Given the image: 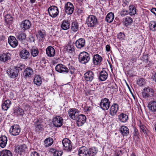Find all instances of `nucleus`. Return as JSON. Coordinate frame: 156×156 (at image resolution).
<instances>
[{
    "label": "nucleus",
    "mask_w": 156,
    "mask_h": 156,
    "mask_svg": "<svg viewBox=\"0 0 156 156\" xmlns=\"http://www.w3.org/2000/svg\"><path fill=\"white\" fill-rule=\"evenodd\" d=\"M86 23L89 27H94L98 23L97 17L94 15H90L87 18Z\"/></svg>",
    "instance_id": "obj_1"
},
{
    "label": "nucleus",
    "mask_w": 156,
    "mask_h": 156,
    "mask_svg": "<svg viewBox=\"0 0 156 156\" xmlns=\"http://www.w3.org/2000/svg\"><path fill=\"white\" fill-rule=\"evenodd\" d=\"M78 58L81 63L85 64L88 62L90 59V55L87 52L83 51L80 53Z\"/></svg>",
    "instance_id": "obj_2"
},
{
    "label": "nucleus",
    "mask_w": 156,
    "mask_h": 156,
    "mask_svg": "<svg viewBox=\"0 0 156 156\" xmlns=\"http://www.w3.org/2000/svg\"><path fill=\"white\" fill-rule=\"evenodd\" d=\"M62 143L65 150L68 151H71L72 149V143L68 139L64 138L62 141Z\"/></svg>",
    "instance_id": "obj_3"
},
{
    "label": "nucleus",
    "mask_w": 156,
    "mask_h": 156,
    "mask_svg": "<svg viewBox=\"0 0 156 156\" xmlns=\"http://www.w3.org/2000/svg\"><path fill=\"white\" fill-rule=\"evenodd\" d=\"M110 102L108 99L105 98L101 100L100 104L101 108L104 111L108 110L110 106Z\"/></svg>",
    "instance_id": "obj_4"
},
{
    "label": "nucleus",
    "mask_w": 156,
    "mask_h": 156,
    "mask_svg": "<svg viewBox=\"0 0 156 156\" xmlns=\"http://www.w3.org/2000/svg\"><path fill=\"white\" fill-rule=\"evenodd\" d=\"M48 11L50 16L52 17H56L59 12L58 8L55 6H50L48 8Z\"/></svg>",
    "instance_id": "obj_5"
},
{
    "label": "nucleus",
    "mask_w": 156,
    "mask_h": 156,
    "mask_svg": "<svg viewBox=\"0 0 156 156\" xmlns=\"http://www.w3.org/2000/svg\"><path fill=\"white\" fill-rule=\"evenodd\" d=\"M63 122L62 118L58 116H56L52 120L53 124L57 127H61L62 125Z\"/></svg>",
    "instance_id": "obj_6"
},
{
    "label": "nucleus",
    "mask_w": 156,
    "mask_h": 156,
    "mask_svg": "<svg viewBox=\"0 0 156 156\" xmlns=\"http://www.w3.org/2000/svg\"><path fill=\"white\" fill-rule=\"evenodd\" d=\"M55 69L57 71L61 73H67L69 71L68 68L65 65L61 64L57 65Z\"/></svg>",
    "instance_id": "obj_7"
},
{
    "label": "nucleus",
    "mask_w": 156,
    "mask_h": 156,
    "mask_svg": "<svg viewBox=\"0 0 156 156\" xmlns=\"http://www.w3.org/2000/svg\"><path fill=\"white\" fill-rule=\"evenodd\" d=\"M153 94V90L149 88L144 89V91L142 93V95L143 98L147 99L152 96Z\"/></svg>",
    "instance_id": "obj_8"
},
{
    "label": "nucleus",
    "mask_w": 156,
    "mask_h": 156,
    "mask_svg": "<svg viewBox=\"0 0 156 156\" xmlns=\"http://www.w3.org/2000/svg\"><path fill=\"white\" fill-rule=\"evenodd\" d=\"M10 134L13 136H17L20 132V129L18 125H14L11 126L9 130Z\"/></svg>",
    "instance_id": "obj_9"
},
{
    "label": "nucleus",
    "mask_w": 156,
    "mask_h": 156,
    "mask_svg": "<svg viewBox=\"0 0 156 156\" xmlns=\"http://www.w3.org/2000/svg\"><path fill=\"white\" fill-rule=\"evenodd\" d=\"M75 120L76 121L77 126H81L85 122L86 117L83 115H79Z\"/></svg>",
    "instance_id": "obj_10"
},
{
    "label": "nucleus",
    "mask_w": 156,
    "mask_h": 156,
    "mask_svg": "<svg viewBox=\"0 0 156 156\" xmlns=\"http://www.w3.org/2000/svg\"><path fill=\"white\" fill-rule=\"evenodd\" d=\"M16 38L23 43H24L26 40V34L20 31H17L15 33Z\"/></svg>",
    "instance_id": "obj_11"
},
{
    "label": "nucleus",
    "mask_w": 156,
    "mask_h": 156,
    "mask_svg": "<svg viewBox=\"0 0 156 156\" xmlns=\"http://www.w3.org/2000/svg\"><path fill=\"white\" fill-rule=\"evenodd\" d=\"M79 111L76 108H70L69 111V115L72 119L75 120L79 115Z\"/></svg>",
    "instance_id": "obj_12"
},
{
    "label": "nucleus",
    "mask_w": 156,
    "mask_h": 156,
    "mask_svg": "<svg viewBox=\"0 0 156 156\" xmlns=\"http://www.w3.org/2000/svg\"><path fill=\"white\" fill-rule=\"evenodd\" d=\"M119 106L116 103L113 104L110 108L109 114L113 116L115 115L118 110Z\"/></svg>",
    "instance_id": "obj_13"
},
{
    "label": "nucleus",
    "mask_w": 156,
    "mask_h": 156,
    "mask_svg": "<svg viewBox=\"0 0 156 156\" xmlns=\"http://www.w3.org/2000/svg\"><path fill=\"white\" fill-rule=\"evenodd\" d=\"M84 77L87 81L91 82L94 79V74L91 71H89L85 73Z\"/></svg>",
    "instance_id": "obj_14"
},
{
    "label": "nucleus",
    "mask_w": 156,
    "mask_h": 156,
    "mask_svg": "<svg viewBox=\"0 0 156 156\" xmlns=\"http://www.w3.org/2000/svg\"><path fill=\"white\" fill-rule=\"evenodd\" d=\"M88 149L85 147H82L78 150V155L80 156H89Z\"/></svg>",
    "instance_id": "obj_15"
},
{
    "label": "nucleus",
    "mask_w": 156,
    "mask_h": 156,
    "mask_svg": "<svg viewBox=\"0 0 156 156\" xmlns=\"http://www.w3.org/2000/svg\"><path fill=\"white\" fill-rule=\"evenodd\" d=\"M8 42L10 46L13 48L16 47L18 44L17 40L13 36H10L9 37Z\"/></svg>",
    "instance_id": "obj_16"
},
{
    "label": "nucleus",
    "mask_w": 156,
    "mask_h": 156,
    "mask_svg": "<svg viewBox=\"0 0 156 156\" xmlns=\"http://www.w3.org/2000/svg\"><path fill=\"white\" fill-rule=\"evenodd\" d=\"M19 55L21 58L27 59L30 56V53L27 50L23 49L20 51Z\"/></svg>",
    "instance_id": "obj_17"
},
{
    "label": "nucleus",
    "mask_w": 156,
    "mask_h": 156,
    "mask_svg": "<svg viewBox=\"0 0 156 156\" xmlns=\"http://www.w3.org/2000/svg\"><path fill=\"white\" fill-rule=\"evenodd\" d=\"M8 70L7 73L10 77L15 78L18 76L19 72L18 69L14 68V69H8Z\"/></svg>",
    "instance_id": "obj_18"
},
{
    "label": "nucleus",
    "mask_w": 156,
    "mask_h": 156,
    "mask_svg": "<svg viewBox=\"0 0 156 156\" xmlns=\"http://www.w3.org/2000/svg\"><path fill=\"white\" fill-rule=\"evenodd\" d=\"M65 12L68 14H71L74 10L73 6L71 3L68 2L66 5Z\"/></svg>",
    "instance_id": "obj_19"
},
{
    "label": "nucleus",
    "mask_w": 156,
    "mask_h": 156,
    "mask_svg": "<svg viewBox=\"0 0 156 156\" xmlns=\"http://www.w3.org/2000/svg\"><path fill=\"white\" fill-rule=\"evenodd\" d=\"M31 25L30 22L28 20H25L21 23V27L24 30L29 29Z\"/></svg>",
    "instance_id": "obj_20"
},
{
    "label": "nucleus",
    "mask_w": 156,
    "mask_h": 156,
    "mask_svg": "<svg viewBox=\"0 0 156 156\" xmlns=\"http://www.w3.org/2000/svg\"><path fill=\"white\" fill-rule=\"evenodd\" d=\"M11 54L9 53H4L0 54V61L5 62L10 58Z\"/></svg>",
    "instance_id": "obj_21"
},
{
    "label": "nucleus",
    "mask_w": 156,
    "mask_h": 156,
    "mask_svg": "<svg viewBox=\"0 0 156 156\" xmlns=\"http://www.w3.org/2000/svg\"><path fill=\"white\" fill-rule=\"evenodd\" d=\"M33 73V70L31 68L27 67L24 71L23 75L25 78H27L31 77Z\"/></svg>",
    "instance_id": "obj_22"
},
{
    "label": "nucleus",
    "mask_w": 156,
    "mask_h": 156,
    "mask_svg": "<svg viewBox=\"0 0 156 156\" xmlns=\"http://www.w3.org/2000/svg\"><path fill=\"white\" fill-rule=\"evenodd\" d=\"M85 44V40L83 38H80L77 40L75 43L76 46L79 48L83 47Z\"/></svg>",
    "instance_id": "obj_23"
},
{
    "label": "nucleus",
    "mask_w": 156,
    "mask_h": 156,
    "mask_svg": "<svg viewBox=\"0 0 156 156\" xmlns=\"http://www.w3.org/2000/svg\"><path fill=\"white\" fill-rule=\"evenodd\" d=\"M46 53L48 57H53L55 54V50L51 46H48L46 49Z\"/></svg>",
    "instance_id": "obj_24"
},
{
    "label": "nucleus",
    "mask_w": 156,
    "mask_h": 156,
    "mask_svg": "<svg viewBox=\"0 0 156 156\" xmlns=\"http://www.w3.org/2000/svg\"><path fill=\"white\" fill-rule=\"evenodd\" d=\"M147 107L152 112L156 111V101H151L148 104Z\"/></svg>",
    "instance_id": "obj_25"
},
{
    "label": "nucleus",
    "mask_w": 156,
    "mask_h": 156,
    "mask_svg": "<svg viewBox=\"0 0 156 156\" xmlns=\"http://www.w3.org/2000/svg\"><path fill=\"white\" fill-rule=\"evenodd\" d=\"M102 57L98 54L94 55L93 57V62L94 65H98L100 64L102 61Z\"/></svg>",
    "instance_id": "obj_26"
},
{
    "label": "nucleus",
    "mask_w": 156,
    "mask_h": 156,
    "mask_svg": "<svg viewBox=\"0 0 156 156\" xmlns=\"http://www.w3.org/2000/svg\"><path fill=\"white\" fill-rule=\"evenodd\" d=\"M7 138L5 135L0 137V146L2 148L4 147L6 145L7 142Z\"/></svg>",
    "instance_id": "obj_27"
},
{
    "label": "nucleus",
    "mask_w": 156,
    "mask_h": 156,
    "mask_svg": "<svg viewBox=\"0 0 156 156\" xmlns=\"http://www.w3.org/2000/svg\"><path fill=\"white\" fill-rule=\"evenodd\" d=\"M128 119V116L125 114L122 113L118 115V119L122 122H126Z\"/></svg>",
    "instance_id": "obj_28"
},
{
    "label": "nucleus",
    "mask_w": 156,
    "mask_h": 156,
    "mask_svg": "<svg viewBox=\"0 0 156 156\" xmlns=\"http://www.w3.org/2000/svg\"><path fill=\"white\" fill-rule=\"evenodd\" d=\"M108 74L105 70L101 71L99 74V79L101 81L105 80L107 78Z\"/></svg>",
    "instance_id": "obj_29"
},
{
    "label": "nucleus",
    "mask_w": 156,
    "mask_h": 156,
    "mask_svg": "<svg viewBox=\"0 0 156 156\" xmlns=\"http://www.w3.org/2000/svg\"><path fill=\"white\" fill-rule=\"evenodd\" d=\"M11 104L10 101L7 100L5 101L2 105V108L3 110H7L9 108Z\"/></svg>",
    "instance_id": "obj_30"
},
{
    "label": "nucleus",
    "mask_w": 156,
    "mask_h": 156,
    "mask_svg": "<svg viewBox=\"0 0 156 156\" xmlns=\"http://www.w3.org/2000/svg\"><path fill=\"white\" fill-rule=\"evenodd\" d=\"M70 23L68 20H64L61 25L62 29L64 30H66L69 28Z\"/></svg>",
    "instance_id": "obj_31"
},
{
    "label": "nucleus",
    "mask_w": 156,
    "mask_h": 156,
    "mask_svg": "<svg viewBox=\"0 0 156 156\" xmlns=\"http://www.w3.org/2000/svg\"><path fill=\"white\" fill-rule=\"evenodd\" d=\"M114 18V14L112 12H109L107 15L106 17V20L108 23H110L112 22Z\"/></svg>",
    "instance_id": "obj_32"
},
{
    "label": "nucleus",
    "mask_w": 156,
    "mask_h": 156,
    "mask_svg": "<svg viewBox=\"0 0 156 156\" xmlns=\"http://www.w3.org/2000/svg\"><path fill=\"white\" fill-rule=\"evenodd\" d=\"M120 131L123 136L128 135L129 133V130L128 128L126 126H122L120 128Z\"/></svg>",
    "instance_id": "obj_33"
},
{
    "label": "nucleus",
    "mask_w": 156,
    "mask_h": 156,
    "mask_svg": "<svg viewBox=\"0 0 156 156\" xmlns=\"http://www.w3.org/2000/svg\"><path fill=\"white\" fill-rule=\"evenodd\" d=\"M34 82L36 85L40 86L42 83V80L41 77L39 75L36 76L34 78Z\"/></svg>",
    "instance_id": "obj_34"
},
{
    "label": "nucleus",
    "mask_w": 156,
    "mask_h": 156,
    "mask_svg": "<svg viewBox=\"0 0 156 156\" xmlns=\"http://www.w3.org/2000/svg\"><path fill=\"white\" fill-rule=\"evenodd\" d=\"M129 14L131 16L134 15L136 13V9L135 7L133 5H130L129 6Z\"/></svg>",
    "instance_id": "obj_35"
},
{
    "label": "nucleus",
    "mask_w": 156,
    "mask_h": 156,
    "mask_svg": "<svg viewBox=\"0 0 156 156\" xmlns=\"http://www.w3.org/2000/svg\"><path fill=\"white\" fill-rule=\"evenodd\" d=\"M0 156H12V154L10 151L5 150L1 151Z\"/></svg>",
    "instance_id": "obj_36"
},
{
    "label": "nucleus",
    "mask_w": 156,
    "mask_h": 156,
    "mask_svg": "<svg viewBox=\"0 0 156 156\" xmlns=\"http://www.w3.org/2000/svg\"><path fill=\"white\" fill-rule=\"evenodd\" d=\"M31 55L35 57L37 56L39 53L38 49L37 48H32L30 51Z\"/></svg>",
    "instance_id": "obj_37"
},
{
    "label": "nucleus",
    "mask_w": 156,
    "mask_h": 156,
    "mask_svg": "<svg viewBox=\"0 0 156 156\" xmlns=\"http://www.w3.org/2000/svg\"><path fill=\"white\" fill-rule=\"evenodd\" d=\"M79 29L78 23L75 22H73L72 24L71 29L74 32L77 31Z\"/></svg>",
    "instance_id": "obj_38"
},
{
    "label": "nucleus",
    "mask_w": 156,
    "mask_h": 156,
    "mask_svg": "<svg viewBox=\"0 0 156 156\" xmlns=\"http://www.w3.org/2000/svg\"><path fill=\"white\" fill-rule=\"evenodd\" d=\"M98 152V150L95 147L92 148L88 150L89 154H90V155L91 156H94Z\"/></svg>",
    "instance_id": "obj_39"
},
{
    "label": "nucleus",
    "mask_w": 156,
    "mask_h": 156,
    "mask_svg": "<svg viewBox=\"0 0 156 156\" xmlns=\"http://www.w3.org/2000/svg\"><path fill=\"white\" fill-rule=\"evenodd\" d=\"M53 142V139L51 137L48 138L44 140L45 145L47 147L51 145L52 144Z\"/></svg>",
    "instance_id": "obj_40"
},
{
    "label": "nucleus",
    "mask_w": 156,
    "mask_h": 156,
    "mask_svg": "<svg viewBox=\"0 0 156 156\" xmlns=\"http://www.w3.org/2000/svg\"><path fill=\"white\" fill-rule=\"evenodd\" d=\"M133 20L131 17L127 16L125 19L124 24L126 26H127L131 24Z\"/></svg>",
    "instance_id": "obj_41"
},
{
    "label": "nucleus",
    "mask_w": 156,
    "mask_h": 156,
    "mask_svg": "<svg viewBox=\"0 0 156 156\" xmlns=\"http://www.w3.org/2000/svg\"><path fill=\"white\" fill-rule=\"evenodd\" d=\"M27 147L25 144H23L19 146L18 147V151L23 152L26 151Z\"/></svg>",
    "instance_id": "obj_42"
},
{
    "label": "nucleus",
    "mask_w": 156,
    "mask_h": 156,
    "mask_svg": "<svg viewBox=\"0 0 156 156\" xmlns=\"http://www.w3.org/2000/svg\"><path fill=\"white\" fill-rule=\"evenodd\" d=\"M150 29L153 31L156 30V22L151 21L150 23Z\"/></svg>",
    "instance_id": "obj_43"
},
{
    "label": "nucleus",
    "mask_w": 156,
    "mask_h": 156,
    "mask_svg": "<svg viewBox=\"0 0 156 156\" xmlns=\"http://www.w3.org/2000/svg\"><path fill=\"white\" fill-rule=\"evenodd\" d=\"M14 113H16L18 115H23L24 114V111L21 108H18L15 110Z\"/></svg>",
    "instance_id": "obj_44"
},
{
    "label": "nucleus",
    "mask_w": 156,
    "mask_h": 156,
    "mask_svg": "<svg viewBox=\"0 0 156 156\" xmlns=\"http://www.w3.org/2000/svg\"><path fill=\"white\" fill-rule=\"evenodd\" d=\"M66 49L67 51L69 53L72 54H73V53H74V49L72 46L70 45H68Z\"/></svg>",
    "instance_id": "obj_45"
},
{
    "label": "nucleus",
    "mask_w": 156,
    "mask_h": 156,
    "mask_svg": "<svg viewBox=\"0 0 156 156\" xmlns=\"http://www.w3.org/2000/svg\"><path fill=\"white\" fill-rule=\"evenodd\" d=\"M37 36L41 38H44L45 36V33L44 32L41 31V30H39L37 32Z\"/></svg>",
    "instance_id": "obj_46"
},
{
    "label": "nucleus",
    "mask_w": 156,
    "mask_h": 156,
    "mask_svg": "<svg viewBox=\"0 0 156 156\" xmlns=\"http://www.w3.org/2000/svg\"><path fill=\"white\" fill-rule=\"evenodd\" d=\"M24 65L22 64L21 63H20L19 64H18L16 66H15L14 68L15 69H18V71L19 72V71H21L23 69H24Z\"/></svg>",
    "instance_id": "obj_47"
},
{
    "label": "nucleus",
    "mask_w": 156,
    "mask_h": 156,
    "mask_svg": "<svg viewBox=\"0 0 156 156\" xmlns=\"http://www.w3.org/2000/svg\"><path fill=\"white\" fill-rule=\"evenodd\" d=\"M145 82V79L143 78L140 79L137 82V84L140 86H142L144 85Z\"/></svg>",
    "instance_id": "obj_48"
},
{
    "label": "nucleus",
    "mask_w": 156,
    "mask_h": 156,
    "mask_svg": "<svg viewBox=\"0 0 156 156\" xmlns=\"http://www.w3.org/2000/svg\"><path fill=\"white\" fill-rule=\"evenodd\" d=\"M5 21L6 22H9V21H12L13 19L12 16L9 14H7L5 17Z\"/></svg>",
    "instance_id": "obj_49"
},
{
    "label": "nucleus",
    "mask_w": 156,
    "mask_h": 156,
    "mask_svg": "<svg viewBox=\"0 0 156 156\" xmlns=\"http://www.w3.org/2000/svg\"><path fill=\"white\" fill-rule=\"evenodd\" d=\"M62 153V152L61 151H55L54 152L53 156H61Z\"/></svg>",
    "instance_id": "obj_50"
},
{
    "label": "nucleus",
    "mask_w": 156,
    "mask_h": 156,
    "mask_svg": "<svg viewBox=\"0 0 156 156\" xmlns=\"http://www.w3.org/2000/svg\"><path fill=\"white\" fill-rule=\"evenodd\" d=\"M129 13L128 11L126 9H123L121 12V15L122 16H124Z\"/></svg>",
    "instance_id": "obj_51"
},
{
    "label": "nucleus",
    "mask_w": 156,
    "mask_h": 156,
    "mask_svg": "<svg viewBox=\"0 0 156 156\" xmlns=\"http://www.w3.org/2000/svg\"><path fill=\"white\" fill-rule=\"evenodd\" d=\"M30 155L31 156H40L39 154L35 151L31 152Z\"/></svg>",
    "instance_id": "obj_52"
},
{
    "label": "nucleus",
    "mask_w": 156,
    "mask_h": 156,
    "mask_svg": "<svg viewBox=\"0 0 156 156\" xmlns=\"http://www.w3.org/2000/svg\"><path fill=\"white\" fill-rule=\"evenodd\" d=\"M141 129L142 130V132L146 134V131L145 129V126H141L140 127Z\"/></svg>",
    "instance_id": "obj_53"
},
{
    "label": "nucleus",
    "mask_w": 156,
    "mask_h": 156,
    "mask_svg": "<svg viewBox=\"0 0 156 156\" xmlns=\"http://www.w3.org/2000/svg\"><path fill=\"white\" fill-rule=\"evenodd\" d=\"M105 48L107 51H109L110 50V47L109 45H106Z\"/></svg>",
    "instance_id": "obj_54"
},
{
    "label": "nucleus",
    "mask_w": 156,
    "mask_h": 156,
    "mask_svg": "<svg viewBox=\"0 0 156 156\" xmlns=\"http://www.w3.org/2000/svg\"><path fill=\"white\" fill-rule=\"evenodd\" d=\"M151 12L154 14L156 12V8H153L151 9Z\"/></svg>",
    "instance_id": "obj_55"
},
{
    "label": "nucleus",
    "mask_w": 156,
    "mask_h": 156,
    "mask_svg": "<svg viewBox=\"0 0 156 156\" xmlns=\"http://www.w3.org/2000/svg\"><path fill=\"white\" fill-rule=\"evenodd\" d=\"M153 79L156 82V73L154 74V75L152 77Z\"/></svg>",
    "instance_id": "obj_56"
},
{
    "label": "nucleus",
    "mask_w": 156,
    "mask_h": 156,
    "mask_svg": "<svg viewBox=\"0 0 156 156\" xmlns=\"http://www.w3.org/2000/svg\"><path fill=\"white\" fill-rule=\"evenodd\" d=\"M5 37L3 36H2L0 38L1 41H3L5 39Z\"/></svg>",
    "instance_id": "obj_57"
},
{
    "label": "nucleus",
    "mask_w": 156,
    "mask_h": 156,
    "mask_svg": "<svg viewBox=\"0 0 156 156\" xmlns=\"http://www.w3.org/2000/svg\"><path fill=\"white\" fill-rule=\"evenodd\" d=\"M69 69L70 70V72H72V71H71V70H73L74 69V67H73L72 66H71V67H69Z\"/></svg>",
    "instance_id": "obj_58"
},
{
    "label": "nucleus",
    "mask_w": 156,
    "mask_h": 156,
    "mask_svg": "<svg viewBox=\"0 0 156 156\" xmlns=\"http://www.w3.org/2000/svg\"><path fill=\"white\" fill-rule=\"evenodd\" d=\"M135 59V58L134 57H132V58L131 59V60L132 61H134Z\"/></svg>",
    "instance_id": "obj_59"
},
{
    "label": "nucleus",
    "mask_w": 156,
    "mask_h": 156,
    "mask_svg": "<svg viewBox=\"0 0 156 156\" xmlns=\"http://www.w3.org/2000/svg\"><path fill=\"white\" fill-rule=\"evenodd\" d=\"M35 1H30V2L31 4L34 3Z\"/></svg>",
    "instance_id": "obj_60"
},
{
    "label": "nucleus",
    "mask_w": 156,
    "mask_h": 156,
    "mask_svg": "<svg viewBox=\"0 0 156 156\" xmlns=\"http://www.w3.org/2000/svg\"><path fill=\"white\" fill-rule=\"evenodd\" d=\"M131 156H136V155L134 153H132Z\"/></svg>",
    "instance_id": "obj_61"
},
{
    "label": "nucleus",
    "mask_w": 156,
    "mask_h": 156,
    "mask_svg": "<svg viewBox=\"0 0 156 156\" xmlns=\"http://www.w3.org/2000/svg\"><path fill=\"white\" fill-rule=\"evenodd\" d=\"M135 134H134V135H136L137 134V131H136V129L135 130Z\"/></svg>",
    "instance_id": "obj_62"
},
{
    "label": "nucleus",
    "mask_w": 156,
    "mask_h": 156,
    "mask_svg": "<svg viewBox=\"0 0 156 156\" xmlns=\"http://www.w3.org/2000/svg\"><path fill=\"white\" fill-rule=\"evenodd\" d=\"M36 127H41V125H37L36 126Z\"/></svg>",
    "instance_id": "obj_63"
},
{
    "label": "nucleus",
    "mask_w": 156,
    "mask_h": 156,
    "mask_svg": "<svg viewBox=\"0 0 156 156\" xmlns=\"http://www.w3.org/2000/svg\"><path fill=\"white\" fill-rule=\"evenodd\" d=\"M122 34V33H120V34H119V36H121Z\"/></svg>",
    "instance_id": "obj_64"
}]
</instances>
